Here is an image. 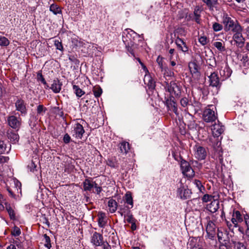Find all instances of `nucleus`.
Returning a JSON list of instances; mask_svg holds the SVG:
<instances>
[{"instance_id": "f257e3e1", "label": "nucleus", "mask_w": 249, "mask_h": 249, "mask_svg": "<svg viewBox=\"0 0 249 249\" xmlns=\"http://www.w3.org/2000/svg\"><path fill=\"white\" fill-rule=\"evenodd\" d=\"M207 143L213 148V158L218 160L221 164H223V150L221 146V138L219 139L216 136H211L208 139Z\"/></svg>"}, {"instance_id": "f03ea898", "label": "nucleus", "mask_w": 249, "mask_h": 249, "mask_svg": "<svg viewBox=\"0 0 249 249\" xmlns=\"http://www.w3.org/2000/svg\"><path fill=\"white\" fill-rule=\"evenodd\" d=\"M207 224L206 226V235L205 237L212 240L215 239L216 235V227L214 223L210 219V217L206 218Z\"/></svg>"}, {"instance_id": "7ed1b4c3", "label": "nucleus", "mask_w": 249, "mask_h": 249, "mask_svg": "<svg viewBox=\"0 0 249 249\" xmlns=\"http://www.w3.org/2000/svg\"><path fill=\"white\" fill-rule=\"evenodd\" d=\"M216 109L213 105L209 106L203 111L202 117L204 121L207 123L213 122L217 119V114L213 109Z\"/></svg>"}, {"instance_id": "20e7f679", "label": "nucleus", "mask_w": 249, "mask_h": 249, "mask_svg": "<svg viewBox=\"0 0 249 249\" xmlns=\"http://www.w3.org/2000/svg\"><path fill=\"white\" fill-rule=\"evenodd\" d=\"M242 31L243 29L240 25H237L232 29V32L235 33L232 37L233 39L236 42V45L240 48L243 46L245 41L242 36Z\"/></svg>"}, {"instance_id": "39448f33", "label": "nucleus", "mask_w": 249, "mask_h": 249, "mask_svg": "<svg viewBox=\"0 0 249 249\" xmlns=\"http://www.w3.org/2000/svg\"><path fill=\"white\" fill-rule=\"evenodd\" d=\"M182 173L187 178H191L195 176V171L190 166V163L184 160H182L180 163Z\"/></svg>"}, {"instance_id": "423d86ee", "label": "nucleus", "mask_w": 249, "mask_h": 249, "mask_svg": "<svg viewBox=\"0 0 249 249\" xmlns=\"http://www.w3.org/2000/svg\"><path fill=\"white\" fill-rule=\"evenodd\" d=\"M123 35V40L124 42H127V44H129L131 45L133 43V41L131 37L134 38L135 37H143V35H140L131 29H126L125 32H124Z\"/></svg>"}, {"instance_id": "0eeeda50", "label": "nucleus", "mask_w": 249, "mask_h": 249, "mask_svg": "<svg viewBox=\"0 0 249 249\" xmlns=\"http://www.w3.org/2000/svg\"><path fill=\"white\" fill-rule=\"evenodd\" d=\"M104 238L102 234L94 232L90 238V242L94 247L102 246L104 244Z\"/></svg>"}, {"instance_id": "6e6552de", "label": "nucleus", "mask_w": 249, "mask_h": 249, "mask_svg": "<svg viewBox=\"0 0 249 249\" xmlns=\"http://www.w3.org/2000/svg\"><path fill=\"white\" fill-rule=\"evenodd\" d=\"M167 96H165L164 98L167 107L169 110L177 114L178 108L176 103L175 101V98L171 94H167Z\"/></svg>"}, {"instance_id": "1a4fd4ad", "label": "nucleus", "mask_w": 249, "mask_h": 249, "mask_svg": "<svg viewBox=\"0 0 249 249\" xmlns=\"http://www.w3.org/2000/svg\"><path fill=\"white\" fill-rule=\"evenodd\" d=\"M223 23L224 25V30L226 31L231 30L234 28L238 23H234V21L228 16L227 14L223 16Z\"/></svg>"}, {"instance_id": "9d476101", "label": "nucleus", "mask_w": 249, "mask_h": 249, "mask_svg": "<svg viewBox=\"0 0 249 249\" xmlns=\"http://www.w3.org/2000/svg\"><path fill=\"white\" fill-rule=\"evenodd\" d=\"M209 79L210 85L213 87H215L218 92L221 87V83L219 82V79L217 74L215 72H211L210 75H208Z\"/></svg>"}, {"instance_id": "9b49d317", "label": "nucleus", "mask_w": 249, "mask_h": 249, "mask_svg": "<svg viewBox=\"0 0 249 249\" xmlns=\"http://www.w3.org/2000/svg\"><path fill=\"white\" fill-rule=\"evenodd\" d=\"M192 192L188 188H185L182 183H180L177 190V194L178 196L183 199H186L191 197Z\"/></svg>"}, {"instance_id": "f8f14e48", "label": "nucleus", "mask_w": 249, "mask_h": 249, "mask_svg": "<svg viewBox=\"0 0 249 249\" xmlns=\"http://www.w3.org/2000/svg\"><path fill=\"white\" fill-rule=\"evenodd\" d=\"M195 156L198 160H204L207 156V151L205 148L201 146L196 145L195 147Z\"/></svg>"}, {"instance_id": "ddd939ff", "label": "nucleus", "mask_w": 249, "mask_h": 249, "mask_svg": "<svg viewBox=\"0 0 249 249\" xmlns=\"http://www.w3.org/2000/svg\"><path fill=\"white\" fill-rule=\"evenodd\" d=\"M85 130L79 123H76L73 126V130L72 131V135L77 139H81L85 133Z\"/></svg>"}, {"instance_id": "4468645a", "label": "nucleus", "mask_w": 249, "mask_h": 249, "mask_svg": "<svg viewBox=\"0 0 249 249\" xmlns=\"http://www.w3.org/2000/svg\"><path fill=\"white\" fill-rule=\"evenodd\" d=\"M8 125L14 129H18L21 125V119L11 115L7 118Z\"/></svg>"}, {"instance_id": "2eb2a0df", "label": "nucleus", "mask_w": 249, "mask_h": 249, "mask_svg": "<svg viewBox=\"0 0 249 249\" xmlns=\"http://www.w3.org/2000/svg\"><path fill=\"white\" fill-rule=\"evenodd\" d=\"M143 81L149 91L153 92V90L155 88V82L151 76L150 74H145L144 77Z\"/></svg>"}, {"instance_id": "dca6fc26", "label": "nucleus", "mask_w": 249, "mask_h": 249, "mask_svg": "<svg viewBox=\"0 0 249 249\" xmlns=\"http://www.w3.org/2000/svg\"><path fill=\"white\" fill-rule=\"evenodd\" d=\"M218 124L215 123L212 126L211 129L213 133L212 137L216 136V137H219V136H220L224 132V126L219 123L218 121Z\"/></svg>"}, {"instance_id": "f3484780", "label": "nucleus", "mask_w": 249, "mask_h": 249, "mask_svg": "<svg viewBox=\"0 0 249 249\" xmlns=\"http://www.w3.org/2000/svg\"><path fill=\"white\" fill-rule=\"evenodd\" d=\"M189 68L193 77L195 79H198L200 76V73L198 70V66L195 62H190L189 63Z\"/></svg>"}, {"instance_id": "a211bd4d", "label": "nucleus", "mask_w": 249, "mask_h": 249, "mask_svg": "<svg viewBox=\"0 0 249 249\" xmlns=\"http://www.w3.org/2000/svg\"><path fill=\"white\" fill-rule=\"evenodd\" d=\"M231 220L232 223L234 225V227H237L238 223H240L243 221V218L240 212L238 211L234 212Z\"/></svg>"}, {"instance_id": "6ab92c4d", "label": "nucleus", "mask_w": 249, "mask_h": 249, "mask_svg": "<svg viewBox=\"0 0 249 249\" xmlns=\"http://www.w3.org/2000/svg\"><path fill=\"white\" fill-rule=\"evenodd\" d=\"M62 83L57 78L53 80L50 89H52L54 93H59L61 89Z\"/></svg>"}, {"instance_id": "aec40b11", "label": "nucleus", "mask_w": 249, "mask_h": 249, "mask_svg": "<svg viewBox=\"0 0 249 249\" xmlns=\"http://www.w3.org/2000/svg\"><path fill=\"white\" fill-rule=\"evenodd\" d=\"M219 202L218 200H213L207 206V209L211 213L216 212L219 209Z\"/></svg>"}, {"instance_id": "412c9836", "label": "nucleus", "mask_w": 249, "mask_h": 249, "mask_svg": "<svg viewBox=\"0 0 249 249\" xmlns=\"http://www.w3.org/2000/svg\"><path fill=\"white\" fill-rule=\"evenodd\" d=\"M16 109L20 111L21 114H26L27 113V109L25 105L23 100H18L16 103Z\"/></svg>"}, {"instance_id": "4be33fe9", "label": "nucleus", "mask_w": 249, "mask_h": 249, "mask_svg": "<svg viewBox=\"0 0 249 249\" xmlns=\"http://www.w3.org/2000/svg\"><path fill=\"white\" fill-rule=\"evenodd\" d=\"M95 183V181H93L90 179H86L83 182L84 190L85 191H91Z\"/></svg>"}, {"instance_id": "5701e85b", "label": "nucleus", "mask_w": 249, "mask_h": 249, "mask_svg": "<svg viewBox=\"0 0 249 249\" xmlns=\"http://www.w3.org/2000/svg\"><path fill=\"white\" fill-rule=\"evenodd\" d=\"M118 208L119 211L118 213H119L122 216H124V218H125V214H127L128 212H131L130 210L132 208L127 205H120L118 206Z\"/></svg>"}, {"instance_id": "b1692460", "label": "nucleus", "mask_w": 249, "mask_h": 249, "mask_svg": "<svg viewBox=\"0 0 249 249\" xmlns=\"http://www.w3.org/2000/svg\"><path fill=\"white\" fill-rule=\"evenodd\" d=\"M108 207L109 208V212L111 213H115L118 207V203L113 199H110L108 201Z\"/></svg>"}, {"instance_id": "393cba45", "label": "nucleus", "mask_w": 249, "mask_h": 249, "mask_svg": "<svg viewBox=\"0 0 249 249\" xmlns=\"http://www.w3.org/2000/svg\"><path fill=\"white\" fill-rule=\"evenodd\" d=\"M119 148L121 153L126 154L130 150L129 143L125 142H122L120 143Z\"/></svg>"}, {"instance_id": "a878e982", "label": "nucleus", "mask_w": 249, "mask_h": 249, "mask_svg": "<svg viewBox=\"0 0 249 249\" xmlns=\"http://www.w3.org/2000/svg\"><path fill=\"white\" fill-rule=\"evenodd\" d=\"M5 205L6 210L9 214L10 219L12 220H15L16 214L14 209L11 206V205L7 203H5Z\"/></svg>"}, {"instance_id": "bb28decb", "label": "nucleus", "mask_w": 249, "mask_h": 249, "mask_svg": "<svg viewBox=\"0 0 249 249\" xmlns=\"http://www.w3.org/2000/svg\"><path fill=\"white\" fill-rule=\"evenodd\" d=\"M7 137L11 141L15 142L18 141L19 139L18 134L13 132L12 130H9L7 131Z\"/></svg>"}, {"instance_id": "cd10ccee", "label": "nucleus", "mask_w": 249, "mask_h": 249, "mask_svg": "<svg viewBox=\"0 0 249 249\" xmlns=\"http://www.w3.org/2000/svg\"><path fill=\"white\" fill-rule=\"evenodd\" d=\"M125 202L129 205V206L133 208V200L132 195L130 192H127L124 195Z\"/></svg>"}, {"instance_id": "c85d7f7f", "label": "nucleus", "mask_w": 249, "mask_h": 249, "mask_svg": "<svg viewBox=\"0 0 249 249\" xmlns=\"http://www.w3.org/2000/svg\"><path fill=\"white\" fill-rule=\"evenodd\" d=\"M36 78H37V80L38 82H41L44 85V87L45 88L47 89L49 87V86L48 85V84H47L45 79L44 78V77L43 76L41 71H39L37 73Z\"/></svg>"}, {"instance_id": "c756f323", "label": "nucleus", "mask_w": 249, "mask_h": 249, "mask_svg": "<svg viewBox=\"0 0 249 249\" xmlns=\"http://www.w3.org/2000/svg\"><path fill=\"white\" fill-rule=\"evenodd\" d=\"M167 90L170 93H178V88L176 84L174 83L168 86Z\"/></svg>"}, {"instance_id": "7c9ffc66", "label": "nucleus", "mask_w": 249, "mask_h": 249, "mask_svg": "<svg viewBox=\"0 0 249 249\" xmlns=\"http://www.w3.org/2000/svg\"><path fill=\"white\" fill-rule=\"evenodd\" d=\"M202 1L210 9H213V6L216 4L217 2V0H202Z\"/></svg>"}, {"instance_id": "2f4dec72", "label": "nucleus", "mask_w": 249, "mask_h": 249, "mask_svg": "<svg viewBox=\"0 0 249 249\" xmlns=\"http://www.w3.org/2000/svg\"><path fill=\"white\" fill-rule=\"evenodd\" d=\"M50 10L55 15L59 14L61 12L60 7L58 5L54 4H52L51 5L50 7Z\"/></svg>"}, {"instance_id": "473e14b6", "label": "nucleus", "mask_w": 249, "mask_h": 249, "mask_svg": "<svg viewBox=\"0 0 249 249\" xmlns=\"http://www.w3.org/2000/svg\"><path fill=\"white\" fill-rule=\"evenodd\" d=\"M105 214L102 213L98 217V223L100 227L103 228L106 224V222L104 220Z\"/></svg>"}, {"instance_id": "72a5a7b5", "label": "nucleus", "mask_w": 249, "mask_h": 249, "mask_svg": "<svg viewBox=\"0 0 249 249\" xmlns=\"http://www.w3.org/2000/svg\"><path fill=\"white\" fill-rule=\"evenodd\" d=\"M231 74V71L229 68H225L222 71H220L221 76H224L225 79L229 78Z\"/></svg>"}, {"instance_id": "f704fd0d", "label": "nucleus", "mask_w": 249, "mask_h": 249, "mask_svg": "<svg viewBox=\"0 0 249 249\" xmlns=\"http://www.w3.org/2000/svg\"><path fill=\"white\" fill-rule=\"evenodd\" d=\"M44 238L45 239V244L44 246L47 248L48 249H50L52 247V245L51 243V239L49 236L47 235V234H44L43 235Z\"/></svg>"}, {"instance_id": "c9c22d12", "label": "nucleus", "mask_w": 249, "mask_h": 249, "mask_svg": "<svg viewBox=\"0 0 249 249\" xmlns=\"http://www.w3.org/2000/svg\"><path fill=\"white\" fill-rule=\"evenodd\" d=\"M52 111L54 114H55V117H63V112L58 107H54L52 108Z\"/></svg>"}, {"instance_id": "e433bc0d", "label": "nucleus", "mask_w": 249, "mask_h": 249, "mask_svg": "<svg viewBox=\"0 0 249 249\" xmlns=\"http://www.w3.org/2000/svg\"><path fill=\"white\" fill-rule=\"evenodd\" d=\"M125 218L127 222L129 223L136 221V219L134 218L131 212H128L127 214H125Z\"/></svg>"}, {"instance_id": "4c0bfd02", "label": "nucleus", "mask_w": 249, "mask_h": 249, "mask_svg": "<svg viewBox=\"0 0 249 249\" xmlns=\"http://www.w3.org/2000/svg\"><path fill=\"white\" fill-rule=\"evenodd\" d=\"M194 184L198 188L200 192H202L203 190H205L204 187L202 185L200 181L195 179L193 181Z\"/></svg>"}, {"instance_id": "58836bf2", "label": "nucleus", "mask_w": 249, "mask_h": 249, "mask_svg": "<svg viewBox=\"0 0 249 249\" xmlns=\"http://www.w3.org/2000/svg\"><path fill=\"white\" fill-rule=\"evenodd\" d=\"M9 44L8 39L4 36H0V45L7 46Z\"/></svg>"}, {"instance_id": "ea45409f", "label": "nucleus", "mask_w": 249, "mask_h": 249, "mask_svg": "<svg viewBox=\"0 0 249 249\" xmlns=\"http://www.w3.org/2000/svg\"><path fill=\"white\" fill-rule=\"evenodd\" d=\"M213 45L220 51H224L225 50L224 47L221 42H214L213 43Z\"/></svg>"}, {"instance_id": "a19ab883", "label": "nucleus", "mask_w": 249, "mask_h": 249, "mask_svg": "<svg viewBox=\"0 0 249 249\" xmlns=\"http://www.w3.org/2000/svg\"><path fill=\"white\" fill-rule=\"evenodd\" d=\"M213 197L214 196L212 195L205 194L202 197V201L203 202H207L208 201H211L212 199L213 198Z\"/></svg>"}, {"instance_id": "79ce46f5", "label": "nucleus", "mask_w": 249, "mask_h": 249, "mask_svg": "<svg viewBox=\"0 0 249 249\" xmlns=\"http://www.w3.org/2000/svg\"><path fill=\"white\" fill-rule=\"evenodd\" d=\"M28 168L31 172H34L35 171H36V165L33 160L28 164Z\"/></svg>"}, {"instance_id": "37998d69", "label": "nucleus", "mask_w": 249, "mask_h": 249, "mask_svg": "<svg viewBox=\"0 0 249 249\" xmlns=\"http://www.w3.org/2000/svg\"><path fill=\"white\" fill-rule=\"evenodd\" d=\"M163 71H164V75L165 76L171 77L174 75L173 71L171 70H170L167 67H165Z\"/></svg>"}, {"instance_id": "c03bdc74", "label": "nucleus", "mask_w": 249, "mask_h": 249, "mask_svg": "<svg viewBox=\"0 0 249 249\" xmlns=\"http://www.w3.org/2000/svg\"><path fill=\"white\" fill-rule=\"evenodd\" d=\"M244 219L245 223L247 226V229L246 231V234L249 236V216L248 215L246 214L244 216Z\"/></svg>"}, {"instance_id": "a18cd8bd", "label": "nucleus", "mask_w": 249, "mask_h": 249, "mask_svg": "<svg viewBox=\"0 0 249 249\" xmlns=\"http://www.w3.org/2000/svg\"><path fill=\"white\" fill-rule=\"evenodd\" d=\"M216 234L217 235L218 240L220 243L224 240L223 238L224 235H225V233H224L223 232L220 231L218 229L217 230Z\"/></svg>"}, {"instance_id": "49530a36", "label": "nucleus", "mask_w": 249, "mask_h": 249, "mask_svg": "<svg viewBox=\"0 0 249 249\" xmlns=\"http://www.w3.org/2000/svg\"><path fill=\"white\" fill-rule=\"evenodd\" d=\"M213 28L215 32H218L222 29V26L218 23L214 22L213 24Z\"/></svg>"}, {"instance_id": "de8ad7c7", "label": "nucleus", "mask_w": 249, "mask_h": 249, "mask_svg": "<svg viewBox=\"0 0 249 249\" xmlns=\"http://www.w3.org/2000/svg\"><path fill=\"white\" fill-rule=\"evenodd\" d=\"M54 46H55L56 49L59 50L61 51H62L63 50V47L62 43H61V42L59 41L58 40H54Z\"/></svg>"}, {"instance_id": "09e8293b", "label": "nucleus", "mask_w": 249, "mask_h": 249, "mask_svg": "<svg viewBox=\"0 0 249 249\" xmlns=\"http://www.w3.org/2000/svg\"><path fill=\"white\" fill-rule=\"evenodd\" d=\"M21 233V231L20 229L18 227H14L12 231V234L13 235L15 236H17L19 235V234Z\"/></svg>"}, {"instance_id": "8fccbe9b", "label": "nucleus", "mask_w": 249, "mask_h": 249, "mask_svg": "<svg viewBox=\"0 0 249 249\" xmlns=\"http://www.w3.org/2000/svg\"><path fill=\"white\" fill-rule=\"evenodd\" d=\"M6 145L2 141H0V154L3 153L6 151Z\"/></svg>"}, {"instance_id": "3c124183", "label": "nucleus", "mask_w": 249, "mask_h": 249, "mask_svg": "<svg viewBox=\"0 0 249 249\" xmlns=\"http://www.w3.org/2000/svg\"><path fill=\"white\" fill-rule=\"evenodd\" d=\"M73 89L74 93H85L78 86L73 85Z\"/></svg>"}, {"instance_id": "603ef678", "label": "nucleus", "mask_w": 249, "mask_h": 249, "mask_svg": "<svg viewBox=\"0 0 249 249\" xmlns=\"http://www.w3.org/2000/svg\"><path fill=\"white\" fill-rule=\"evenodd\" d=\"M46 110L45 107L42 105H39L37 107V113L38 114H41L42 112H45Z\"/></svg>"}, {"instance_id": "864d4df0", "label": "nucleus", "mask_w": 249, "mask_h": 249, "mask_svg": "<svg viewBox=\"0 0 249 249\" xmlns=\"http://www.w3.org/2000/svg\"><path fill=\"white\" fill-rule=\"evenodd\" d=\"M198 40L199 43L202 45H206L208 42L207 38L205 36H202L200 37L199 38Z\"/></svg>"}, {"instance_id": "5fc2aeb1", "label": "nucleus", "mask_w": 249, "mask_h": 249, "mask_svg": "<svg viewBox=\"0 0 249 249\" xmlns=\"http://www.w3.org/2000/svg\"><path fill=\"white\" fill-rule=\"evenodd\" d=\"M180 104L183 107H186L189 104V101L186 98H183L180 100Z\"/></svg>"}, {"instance_id": "6e6d98bb", "label": "nucleus", "mask_w": 249, "mask_h": 249, "mask_svg": "<svg viewBox=\"0 0 249 249\" xmlns=\"http://www.w3.org/2000/svg\"><path fill=\"white\" fill-rule=\"evenodd\" d=\"M235 247L236 248V249H246V247L245 245L240 242H237L235 245Z\"/></svg>"}, {"instance_id": "4d7b16f0", "label": "nucleus", "mask_w": 249, "mask_h": 249, "mask_svg": "<svg viewBox=\"0 0 249 249\" xmlns=\"http://www.w3.org/2000/svg\"><path fill=\"white\" fill-rule=\"evenodd\" d=\"M102 89L99 86H96L93 88V93H102Z\"/></svg>"}, {"instance_id": "13d9d810", "label": "nucleus", "mask_w": 249, "mask_h": 249, "mask_svg": "<svg viewBox=\"0 0 249 249\" xmlns=\"http://www.w3.org/2000/svg\"><path fill=\"white\" fill-rule=\"evenodd\" d=\"M9 160V158L8 157L0 156V163L7 162Z\"/></svg>"}, {"instance_id": "bf43d9fd", "label": "nucleus", "mask_w": 249, "mask_h": 249, "mask_svg": "<svg viewBox=\"0 0 249 249\" xmlns=\"http://www.w3.org/2000/svg\"><path fill=\"white\" fill-rule=\"evenodd\" d=\"M71 141V137L68 134H66L63 137V141L65 143H68Z\"/></svg>"}, {"instance_id": "052dcab7", "label": "nucleus", "mask_w": 249, "mask_h": 249, "mask_svg": "<svg viewBox=\"0 0 249 249\" xmlns=\"http://www.w3.org/2000/svg\"><path fill=\"white\" fill-rule=\"evenodd\" d=\"M200 10L198 7H196L195 8L194 14H193L194 17L200 15Z\"/></svg>"}, {"instance_id": "680f3d73", "label": "nucleus", "mask_w": 249, "mask_h": 249, "mask_svg": "<svg viewBox=\"0 0 249 249\" xmlns=\"http://www.w3.org/2000/svg\"><path fill=\"white\" fill-rule=\"evenodd\" d=\"M129 45H130V44L129 45L127 44V45H126V47L127 48V51L133 56H134V52H133V50L132 49V48L129 46Z\"/></svg>"}, {"instance_id": "e2e57ef3", "label": "nucleus", "mask_w": 249, "mask_h": 249, "mask_svg": "<svg viewBox=\"0 0 249 249\" xmlns=\"http://www.w3.org/2000/svg\"><path fill=\"white\" fill-rule=\"evenodd\" d=\"M173 156L175 160L178 161H180V162L182 160H183L180 155L178 156L174 154H173Z\"/></svg>"}, {"instance_id": "0e129e2a", "label": "nucleus", "mask_w": 249, "mask_h": 249, "mask_svg": "<svg viewBox=\"0 0 249 249\" xmlns=\"http://www.w3.org/2000/svg\"><path fill=\"white\" fill-rule=\"evenodd\" d=\"M137 60H138V62H139V63L141 64V65L142 68L143 69V70L144 71H145L146 72H148V70H147L146 66L144 65V64L142 62V61H141L140 59L138 58H137Z\"/></svg>"}, {"instance_id": "69168bd1", "label": "nucleus", "mask_w": 249, "mask_h": 249, "mask_svg": "<svg viewBox=\"0 0 249 249\" xmlns=\"http://www.w3.org/2000/svg\"><path fill=\"white\" fill-rule=\"evenodd\" d=\"M157 61L158 62L160 68L161 69V71H163L164 68H163L161 59L160 60V58H158Z\"/></svg>"}, {"instance_id": "338daca9", "label": "nucleus", "mask_w": 249, "mask_h": 249, "mask_svg": "<svg viewBox=\"0 0 249 249\" xmlns=\"http://www.w3.org/2000/svg\"><path fill=\"white\" fill-rule=\"evenodd\" d=\"M94 187L96 189V191L97 192V193L99 194L101 192V191H102L101 187L97 186V184L96 183H95V185H94Z\"/></svg>"}, {"instance_id": "774afa93", "label": "nucleus", "mask_w": 249, "mask_h": 249, "mask_svg": "<svg viewBox=\"0 0 249 249\" xmlns=\"http://www.w3.org/2000/svg\"><path fill=\"white\" fill-rule=\"evenodd\" d=\"M181 50L183 52H186L188 51V47L186 44V43H184L182 47H181Z\"/></svg>"}]
</instances>
